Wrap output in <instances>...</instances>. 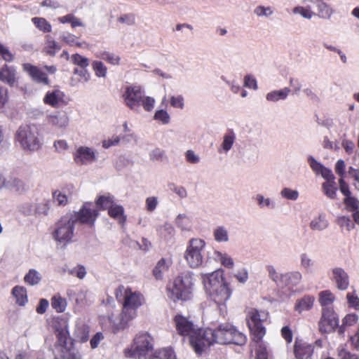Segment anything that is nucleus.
<instances>
[{
    "label": "nucleus",
    "instance_id": "f257e3e1",
    "mask_svg": "<svg viewBox=\"0 0 359 359\" xmlns=\"http://www.w3.org/2000/svg\"><path fill=\"white\" fill-rule=\"evenodd\" d=\"M203 337L202 353L214 344L243 346L247 341L246 336L228 322L220 323L215 327L205 328Z\"/></svg>",
    "mask_w": 359,
    "mask_h": 359
},
{
    "label": "nucleus",
    "instance_id": "f03ea898",
    "mask_svg": "<svg viewBox=\"0 0 359 359\" xmlns=\"http://www.w3.org/2000/svg\"><path fill=\"white\" fill-rule=\"evenodd\" d=\"M115 297L117 301L121 304V321L118 327L114 328L116 332L124 329L129 321L135 318L137 316V309L145 302L144 295L137 290H133L130 287L119 285L115 290Z\"/></svg>",
    "mask_w": 359,
    "mask_h": 359
},
{
    "label": "nucleus",
    "instance_id": "7ed1b4c3",
    "mask_svg": "<svg viewBox=\"0 0 359 359\" xmlns=\"http://www.w3.org/2000/svg\"><path fill=\"white\" fill-rule=\"evenodd\" d=\"M194 287L193 273L184 271L168 280L165 291L168 299L175 303L187 302L193 297Z\"/></svg>",
    "mask_w": 359,
    "mask_h": 359
},
{
    "label": "nucleus",
    "instance_id": "20e7f679",
    "mask_svg": "<svg viewBox=\"0 0 359 359\" xmlns=\"http://www.w3.org/2000/svg\"><path fill=\"white\" fill-rule=\"evenodd\" d=\"M177 332L182 337H189V343L196 354H202L204 329L199 328L189 318L177 314L173 318Z\"/></svg>",
    "mask_w": 359,
    "mask_h": 359
},
{
    "label": "nucleus",
    "instance_id": "39448f33",
    "mask_svg": "<svg viewBox=\"0 0 359 359\" xmlns=\"http://www.w3.org/2000/svg\"><path fill=\"white\" fill-rule=\"evenodd\" d=\"M16 140L25 150L36 151L41 147L38 129L35 126H20L16 133Z\"/></svg>",
    "mask_w": 359,
    "mask_h": 359
},
{
    "label": "nucleus",
    "instance_id": "423d86ee",
    "mask_svg": "<svg viewBox=\"0 0 359 359\" xmlns=\"http://www.w3.org/2000/svg\"><path fill=\"white\" fill-rule=\"evenodd\" d=\"M268 313L265 311H259L251 309L248 313V325L252 339L256 342L260 341L266 334L265 327L262 323L268 318Z\"/></svg>",
    "mask_w": 359,
    "mask_h": 359
},
{
    "label": "nucleus",
    "instance_id": "0eeeda50",
    "mask_svg": "<svg viewBox=\"0 0 359 359\" xmlns=\"http://www.w3.org/2000/svg\"><path fill=\"white\" fill-rule=\"evenodd\" d=\"M75 222L71 214H66L55 223L53 233L54 239L60 243H68L74 236Z\"/></svg>",
    "mask_w": 359,
    "mask_h": 359
},
{
    "label": "nucleus",
    "instance_id": "6e6552de",
    "mask_svg": "<svg viewBox=\"0 0 359 359\" xmlns=\"http://www.w3.org/2000/svg\"><path fill=\"white\" fill-rule=\"evenodd\" d=\"M91 202H85L79 211L70 213L75 224H86L90 227L95 225L99 212L98 210L92 208Z\"/></svg>",
    "mask_w": 359,
    "mask_h": 359
},
{
    "label": "nucleus",
    "instance_id": "1a4fd4ad",
    "mask_svg": "<svg viewBox=\"0 0 359 359\" xmlns=\"http://www.w3.org/2000/svg\"><path fill=\"white\" fill-rule=\"evenodd\" d=\"M205 246V242L200 238H193L190 241L185 252L184 257L191 268H196L203 263L201 251Z\"/></svg>",
    "mask_w": 359,
    "mask_h": 359
},
{
    "label": "nucleus",
    "instance_id": "9d476101",
    "mask_svg": "<svg viewBox=\"0 0 359 359\" xmlns=\"http://www.w3.org/2000/svg\"><path fill=\"white\" fill-rule=\"evenodd\" d=\"M52 327L56 337L55 347L57 350L70 345L71 340L74 341V339L70 337L69 325L67 320L59 318L56 320H54Z\"/></svg>",
    "mask_w": 359,
    "mask_h": 359
},
{
    "label": "nucleus",
    "instance_id": "9b49d317",
    "mask_svg": "<svg viewBox=\"0 0 359 359\" xmlns=\"http://www.w3.org/2000/svg\"><path fill=\"white\" fill-rule=\"evenodd\" d=\"M339 325V318L332 308L325 307L322 310V315L318 323L321 333H330Z\"/></svg>",
    "mask_w": 359,
    "mask_h": 359
},
{
    "label": "nucleus",
    "instance_id": "f8f14e48",
    "mask_svg": "<svg viewBox=\"0 0 359 359\" xmlns=\"http://www.w3.org/2000/svg\"><path fill=\"white\" fill-rule=\"evenodd\" d=\"M154 347V339L147 332L139 333L133 340V348L134 354L139 356H144Z\"/></svg>",
    "mask_w": 359,
    "mask_h": 359
},
{
    "label": "nucleus",
    "instance_id": "ddd939ff",
    "mask_svg": "<svg viewBox=\"0 0 359 359\" xmlns=\"http://www.w3.org/2000/svg\"><path fill=\"white\" fill-rule=\"evenodd\" d=\"M201 276L203 283L208 292L226 283L224 278L223 271L220 269L215 270L210 273H202Z\"/></svg>",
    "mask_w": 359,
    "mask_h": 359
},
{
    "label": "nucleus",
    "instance_id": "4468645a",
    "mask_svg": "<svg viewBox=\"0 0 359 359\" xmlns=\"http://www.w3.org/2000/svg\"><path fill=\"white\" fill-rule=\"evenodd\" d=\"M23 70L27 73L31 79L36 83L44 86H50V81L46 72L39 67L31 63H24L22 65Z\"/></svg>",
    "mask_w": 359,
    "mask_h": 359
},
{
    "label": "nucleus",
    "instance_id": "2eb2a0df",
    "mask_svg": "<svg viewBox=\"0 0 359 359\" xmlns=\"http://www.w3.org/2000/svg\"><path fill=\"white\" fill-rule=\"evenodd\" d=\"M126 104L130 109L140 106L142 98V92L140 86H128L123 95Z\"/></svg>",
    "mask_w": 359,
    "mask_h": 359
},
{
    "label": "nucleus",
    "instance_id": "dca6fc26",
    "mask_svg": "<svg viewBox=\"0 0 359 359\" xmlns=\"http://www.w3.org/2000/svg\"><path fill=\"white\" fill-rule=\"evenodd\" d=\"M314 351V346L301 339H296L293 352L296 359H309Z\"/></svg>",
    "mask_w": 359,
    "mask_h": 359
},
{
    "label": "nucleus",
    "instance_id": "f3484780",
    "mask_svg": "<svg viewBox=\"0 0 359 359\" xmlns=\"http://www.w3.org/2000/svg\"><path fill=\"white\" fill-rule=\"evenodd\" d=\"M95 159V152L88 147H79L74 154V160L78 165L90 163Z\"/></svg>",
    "mask_w": 359,
    "mask_h": 359
},
{
    "label": "nucleus",
    "instance_id": "a211bd4d",
    "mask_svg": "<svg viewBox=\"0 0 359 359\" xmlns=\"http://www.w3.org/2000/svg\"><path fill=\"white\" fill-rule=\"evenodd\" d=\"M210 298L217 305H223L230 298L231 295V290L229 288V284L226 283L220 287L214 289L208 292Z\"/></svg>",
    "mask_w": 359,
    "mask_h": 359
},
{
    "label": "nucleus",
    "instance_id": "6ab92c4d",
    "mask_svg": "<svg viewBox=\"0 0 359 359\" xmlns=\"http://www.w3.org/2000/svg\"><path fill=\"white\" fill-rule=\"evenodd\" d=\"M64 98L65 93L59 89H55L48 91L43 101L46 105H49L53 108H57L65 103Z\"/></svg>",
    "mask_w": 359,
    "mask_h": 359
},
{
    "label": "nucleus",
    "instance_id": "aec40b11",
    "mask_svg": "<svg viewBox=\"0 0 359 359\" xmlns=\"http://www.w3.org/2000/svg\"><path fill=\"white\" fill-rule=\"evenodd\" d=\"M172 264L171 258H161L159 259L152 270V275L156 280H162L164 274L169 271Z\"/></svg>",
    "mask_w": 359,
    "mask_h": 359
},
{
    "label": "nucleus",
    "instance_id": "412c9836",
    "mask_svg": "<svg viewBox=\"0 0 359 359\" xmlns=\"http://www.w3.org/2000/svg\"><path fill=\"white\" fill-rule=\"evenodd\" d=\"M0 81L13 86L17 81V72L14 67L4 64L0 68Z\"/></svg>",
    "mask_w": 359,
    "mask_h": 359
},
{
    "label": "nucleus",
    "instance_id": "4be33fe9",
    "mask_svg": "<svg viewBox=\"0 0 359 359\" xmlns=\"http://www.w3.org/2000/svg\"><path fill=\"white\" fill-rule=\"evenodd\" d=\"M333 279L337 287L340 290H345L349 285L348 276L341 268H334L332 270Z\"/></svg>",
    "mask_w": 359,
    "mask_h": 359
},
{
    "label": "nucleus",
    "instance_id": "5701e85b",
    "mask_svg": "<svg viewBox=\"0 0 359 359\" xmlns=\"http://www.w3.org/2000/svg\"><path fill=\"white\" fill-rule=\"evenodd\" d=\"M108 215L116 220L119 224L124 226L127 221V215L125 214L124 208L121 205L114 203L107 211Z\"/></svg>",
    "mask_w": 359,
    "mask_h": 359
},
{
    "label": "nucleus",
    "instance_id": "b1692460",
    "mask_svg": "<svg viewBox=\"0 0 359 359\" xmlns=\"http://www.w3.org/2000/svg\"><path fill=\"white\" fill-rule=\"evenodd\" d=\"M90 327L84 323H77L74 331V341L86 342L89 339Z\"/></svg>",
    "mask_w": 359,
    "mask_h": 359
},
{
    "label": "nucleus",
    "instance_id": "393cba45",
    "mask_svg": "<svg viewBox=\"0 0 359 359\" xmlns=\"http://www.w3.org/2000/svg\"><path fill=\"white\" fill-rule=\"evenodd\" d=\"M95 205L96 210H109V209L112 206L114 202V197L110 194L107 195H100L97 197L95 199Z\"/></svg>",
    "mask_w": 359,
    "mask_h": 359
},
{
    "label": "nucleus",
    "instance_id": "a878e982",
    "mask_svg": "<svg viewBox=\"0 0 359 359\" xmlns=\"http://www.w3.org/2000/svg\"><path fill=\"white\" fill-rule=\"evenodd\" d=\"M74 340H71L70 345L58 349L57 351L61 359H81V355L74 350Z\"/></svg>",
    "mask_w": 359,
    "mask_h": 359
},
{
    "label": "nucleus",
    "instance_id": "bb28decb",
    "mask_svg": "<svg viewBox=\"0 0 359 359\" xmlns=\"http://www.w3.org/2000/svg\"><path fill=\"white\" fill-rule=\"evenodd\" d=\"M314 297L310 295H305L302 298L297 300L294 306V310L301 313L304 311L310 310L314 302Z\"/></svg>",
    "mask_w": 359,
    "mask_h": 359
},
{
    "label": "nucleus",
    "instance_id": "cd10ccee",
    "mask_svg": "<svg viewBox=\"0 0 359 359\" xmlns=\"http://www.w3.org/2000/svg\"><path fill=\"white\" fill-rule=\"evenodd\" d=\"M61 49L60 45L49 35L46 36L43 53L49 56H55L56 53Z\"/></svg>",
    "mask_w": 359,
    "mask_h": 359
},
{
    "label": "nucleus",
    "instance_id": "c85d7f7f",
    "mask_svg": "<svg viewBox=\"0 0 359 359\" xmlns=\"http://www.w3.org/2000/svg\"><path fill=\"white\" fill-rule=\"evenodd\" d=\"M12 294L15 299L16 304L20 306H25L28 302L27 290L25 287L15 286L12 289Z\"/></svg>",
    "mask_w": 359,
    "mask_h": 359
},
{
    "label": "nucleus",
    "instance_id": "c756f323",
    "mask_svg": "<svg viewBox=\"0 0 359 359\" xmlns=\"http://www.w3.org/2000/svg\"><path fill=\"white\" fill-rule=\"evenodd\" d=\"M51 306L57 313H63L67 306V299L60 294H54L50 299Z\"/></svg>",
    "mask_w": 359,
    "mask_h": 359
},
{
    "label": "nucleus",
    "instance_id": "7c9ffc66",
    "mask_svg": "<svg viewBox=\"0 0 359 359\" xmlns=\"http://www.w3.org/2000/svg\"><path fill=\"white\" fill-rule=\"evenodd\" d=\"M280 279L288 287H292L297 285L301 279L302 275L299 272H290L280 276Z\"/></svg>",
    "mask_w": 359,
    "mask_h": 359
},
{
    "label": "nucleus",
    "instance_id": "2f4dec72",
    "mask_svg": "<svg viewBox=\"0 0 359 359\" xmlns=\"http://www.w3.org/2000/svg\"><path fill=\"white\" fill-rule=\"evenodd\" d=\"M149 359H176L174 351L170 348L156 351Z\"/></svg>",
    "mask_w": 359,
    "mask_h": 359
},
{
    "label": "nucleus",
    "instance_id": "473e14b6",
    "mask_svg": "<svg viewBox=\"0 0 359 359\" xmlns=\"http://www.w3.org/2000/svg\"><path fill=\"white\" fill-rule=\"evenodd\" d=\"M318 8V16L322 18L328 19L333 13L332 8L322 0H316Z\"/></svg>",
    "mask_w": 359,
    "mask_h": 359
},
{
    "label": "nucleus",
    "instance_id": "72a5a7b5",
    "mask_svg": "<svg viewBox=\"0 0 359 359\" xmlns=\"http://www.w3.org/2000/svg\"><path fill=\"white\" fill-rule=\"evenodd\" d=\"M290 92V90L288 88H285L280 90H274L266 95V99L267 100L272 102L284 100L287 97Z\"/></svg>",
    "mask_w": 359,
    "mask_h": 359
},
{
    "label": "nucleus",
    "instance_id": "f704fd0d",
    "mask_svg": "<svg viewBox=\"0 0 359 359\" xmlns=\"http://www.w3.org/2000/svg\"><path fill=\"white\" fill-rule=\"evenodd\" d=\"M41 280L40 273L35 269H29L24 277V281L29 285H35L39 283Z\"/></svg>",
    "mask_w": 359,
    "mask_h": 359
},
{
    "label": "nucleus",
    "instance_id": "c9c22d12",
    "mask_svg": "<svg viewBox=\"0 0 359 359\" xmlns=\"http://www.w3.org/2000/svg\"><path fill=\"white\" fill-rule=\"evenodd\" d=\"M32 21L36 27L44 33L50 32L52 30L51 25L43 18L35 17L32 19Z\"/></svg>",
    "mask_w": 359,
    "mask_h": 359
},
{
    "label": "nucleus",
    "instance_id": "e433bc0d",
    "mask_svg": "<svg viewBox=\"0 0 359 359\" xmlns=\"http://www.w3.org/2000/svg\"><path fill=\"white\" fill-rule=\"evenodd\" d=\"M71 62L77 66V68H87L90 65L88 58L79 54L75 53L70 57Z\"/></svg>",
    "mask_w": 359,
    "mask_h": 359
},
{
    "label": "nucleus",
    "instance_id": "4c0bfd02",
    "mask_svg": "<svg viewBox=\"0 0 359 359\" xmlns=\"http://www.w3.org/2000/svg\"><path fill=\"white\" fill-rule=\"evenodd\" d=\"M335 299L334 294L330 290H324L319 293V303L322 306L332 304Z\"/></svg>",
    "mask_w": 359,
    "mask_h": 359
},
{
    "label": "nucleus",
    "instance_id": "58836bf2",
    "mask_svg": "<svg viewBox=\"0 0 359 359\" xmlns=\"http://www.w3.org/2000/svg\"><path fill=\"white\" fill-rule=\"evenodd\" d=\"M215 259L219 260L224 266L228 269H232L233 267V260L227 254H224L220 252L216 251L215 252Z\"/></svg>",
    "mask_w": 359,
    "mask_h": 359
},
{
    "label": "nucleus",
    "instance_id": "ea45409f",
    "mask_svg": "<svg viewBox=\"0 0 359 359\" xmlns=\"http://www.w3.org/2000/svg\"><path fill=\"white\" fill-rule=\"evenodd\" d=\"M323 190L324 194L330 198L334 199L337 196V187L334 181L333 182H327L323 184Z\"/></svg>",
    "mask_w": 359,
    "mask_h": 359
},
{
    "label": "nucleus",
    "instance_id": "a19ab883",
    "mask_svg": "<svg viewBox=\"0 0 359 359\" xmlns=\"http://www.w3.org/2000/svg\"><path fill=\"white\" fill-rule=\"evenodd\" d=\"M92 67L97 77H105L107 72V68L101 61H93Z\"/></svg>",
    "mask_w": 359,
    "mask_h": 359
},
{
    "label": "nucleus",
    "instance_id": "79ce46f5",
    "mask_svg": "<svg viewBox=\"0 0 359 359\" xmlns=\"http://www.w3.org/2000/svg\"><path fill=\"white\" fill-rule=\"evenodd\" d=\"M344 203L346 209L350 212L359 210V201L351 195L344 198Z\"/></svg>",
    "mask_w": 359,
    "mask_h": 359
},
{
    "label": "nucleus",
    "instance_id": "37998d69",
    "mask_svg": "<svg viewBox=\"0 0 359 359\" xmlns=\"http://www.w3.org/2000/svg\"><path fill=\"white\" fill-rule=\"evenodd\" d=\"M310 226L313 230H322L326 228L327 222L324 216L320 215L318 218L311 221Z\"/></svg>",
    "mask_w": 359,
    "mask_h": 359
},
{
    "label": "nucleus",
    "instance_id": "c03bdc74",
    "mask_svg": "<svg viewBox=\"0 0 359 359\" xmlns=\"http://www.w3.org/2000/svg\"><path fill=\"white\" fill-rule=\"evenodd\" d=\"M235 140V135L232 130L225 134L222 142V148L224 151H228L232 147Z\"/></svg>",
    "mask_w": 359,
    "mask_h": 359
},
{
    "label": "nucleus",
    "instance_id": "a18cd8bd",
    "mask_svg": "<svg viewBox=\"0 0 359 359\" xmlns=\"http://www.w3.org/2000/svg\"><path fill=\"white\" fill-rule=\"evenodd\" d=\"M358 320V316L355 313L347 314L343 319L342 325L339 328V332H343V327L346 326H352L355 325Z\"/></svg>",
    "mask_w": 359,
    "mask_h": 359
},
{
    "label": "nucleus",
    "instance_id": "49530a36",
    "mask_svg": "<svg viewBox=\"0 0 359 359\" xmlns=\"http://www.w3.org/2000/svg\"><path fill=\"white\" fill-rule=\"evenodd\" d=\"M101 58L113 65H118L120 62V57L109 52H104L101 54Z\"/></svg>",
    "mask_w": 359,
    "mask_h": 359
},
{
    "label": "nucleus",
    "instance_id": "de8ad7c7",
    "mask_svg": "<svg viewBox=\"0 0 359 359\" xmlns=\"http://www.w3.org/2000/svg\"><path fill=\"white\" fill-rule=\"evenodd\" d=\"M214 237L217 242L227 241V231L223 226H219L214 231Z\"/></svg>",
    "mask_w": 359,
    "mask_h": 359
},
{
    "label": "nucleus",
    "instance_id": "09e8293b",
    "mask_svg": "<svg viewBox=\"0 0 359 359\" xmlns=\"http://www.w3.org/2000/svg\"><path fill=\"white\" fill-rule=\"evenodd\" d=\"M49 121L51 124L58 126L60 128L65 127L68 123L67 118L65 116H50L49 118Z\"/></svg>",
    "mask_w": 359,
    "mask_h": 359
},
{
    "label": "nucleus",
    "instance_id": "8fccbe9b",
    "mask_svg": "<svg viewBox=\"0 0 359 359\" xmlns=\"http://www.w3.org/2000/svg\"><path fill=\"white\" fill-rule=\"evenodd\" d=\"M53 198L57 202L60 206H65L68 203V198L65 194H62L61 191L56 190L53 191Z\"/></svg>",
    "mask_w": 359,
    "mask_h": 359
},
{
    "label": "nucleus",
    "instance_id": "3c124183",
    "mask_svg": "<svg viewBox=\"0 0 359 359\" xmlns=\"http://www.w3.org/2000/svg\"><path fill=\"white\" fill-rule=\"evenodd\" d=\"M0 55L4 60L7 62H11L14 60V55L0 42Z\"/></svg>",
    "mask_w": 359,
    "mask_h": 359
},
{
    "label": "nucleus",
    "instance_id": "603ef678",
    "mask_svg": "<svg viewBox=\"0 0 359 359\" xmlns=\"http://www.w3.org/2000/svg\"><path fill=\"white\" fill-rule=\"evenodd\" d=\"M337 355L340 359H359V356L343 347L337 348Z\"/></svg>",
    "mask_w": 359,
    "mask_h": 359
},
{
    "label": "nucleus",
    "instance_id": "864d4df0",
    "mask_svg": "<svg viewBox=\"0 0 359 359\" xmlns=\"http://www.w3.org/2000/svg\"><path fill=\"white\" fill-rule=\"evenodd\" d=\"M154 118L161 122L163 124H168L170 119L168 112L163 109L157 110L155 112Z\"/></svg>",
    "mask_w": 359,
    "mask_h": 359
},
{
    "label": "nucleus",
    "instance_id": "5fc2aeb1",
    "mask_svg": "<svg viewBox=\"0 0 359 359\" xmlns=\"http://www.w3.org/2000/svg\"><path fill=\"white\" fill-rule=\"evenodd\" d=\"M294 13H299L300 14L303 18L311 19L312 16L315 15L316 14L311 11L309 8H306L302 6H297L294 8L293 9Z\"/></svg>",
    "mask_w": 359,
    "mask_h": 359
},
{
    "label": "nucleus",
    "instance_id": "6e6d98bb",
    "mask_svg": "<svg viewBox=\"0 0 359 359\" xmlns=\"http://www.w3.org/2000/svg\"><path fill=\"white\" fill-rule=\"evenodd\" d=\"M9 100L8 90L6 88L0 86V109L4 108Z\"/></svg>",
    "mask_w": 359,
    "mask_h": 359
},
{
    "label": "nucleus",
    "instance_id": "4d7b16f0",
    "mask_svg": "<svg viewBox=\"0 0 359 359\" xmlns=\"http://www.w3.org/2000/svg\"><path fill=\"white\" fill-rule=\"evenodd\" d=\"M143 106L144 110L147 111H150L154 109L155 100L153 97H145L142 96L140 104Z\"/></svg>",
    "mask_w": 359,
    "mask_h": 359
},
{
    "label": "nucleus",
    "instance_id": "13d9d810",
    "mask_svg": "<svg viewBox=\"0 0 359 359\" xmlns=\"http://www.w3.org/2000/svg\"><path fill=\"white\" fill-rule=\"evenodd\" d=\"M69 273L72 276H76L79 279H83L86 274V268L83 266L79 265L76 267L71 269Z\"/></svg>",
    "mask_w": 359,
    "mask_h": 359
},
{
    "label": "nucleus",
    "instance_id": "bf43d9fd",
    "mask_svg": "<svg viewBox=\"0 0 359 359\" xmlns=\"http://www.w3.org/2000/svg\"><path fill=\"white\" fill-rule=\"evenodd\" d=\"M282 196L289 200H296L299 194L297 191L288 188H285L281 191Z\"/></svg>",
    "mask_w": 359,
    "mask_h": 359
},
{
    "label": "nucleus",
    "instance_id": "052dcab7",
    "mask_svg": "<svg viewBox=\"0 0 359 359\" xmlns=\"http://www.w3.org/2000/svg\"><path fill=\"white\" fill-rule=\"evenodd\" d=\"M309 165L311 169L316 173L319 174L323 168V165L318 162L313 156H309Z\"/></svg>",
    "mask_w": 359,
    "mask_h": 359
},
{
    "label": "nucleus",
    "instance_id": "680f3d73",
    "mask_svg": "<svg viewBox=\"0 0 359 359\" xmlns=\"http://www.w3.org/2000/svg\"><path fill=\"white\" fill-rule=\"evenodd\" d=\"M150 158L152 161H162L165 158V154L163 150L157 148L150 154Z\"/></svg>",
    "mask_w": 359,
    "mask_h": 359
},
{
    "label": "nucleus",
    "instance_id": "e2e57ef3",
    "mask_svg": "<svg viewBox=\"0 0 359 359\" xmlns=\"http://www.w3.org/2000/svg\"><path fill=\"white\" fill-rule=\"evenodd\" d=\"M347 300L350 307L354 308L356 310L359 309V298L358 296L348 293Z\"/></svg>",
    "mask_w": 359,
    "mask_h": 359
},
{
    "label": "nucleus",
    "instance_id": "0e129e2a",
    "mask_svg": "<svg viewBox=\"0 0 359 359\" xmlns=\"http://www.w3.org/2000/svg\"><path fill=\"white\" fill-rule=\"evenodd\" d=\"M281 335L287 343H291L293 334L291 329L288 326H285L281 329Z\"/></svg>",
    "mask_w": 359,
    "mask_h": 359
},
{
    "label": "nucleus",
    "instance_id": "69168bd1",
    "mask_svg": "<svg viewBox=\"0 0 359 359\" xmlns=\"http://www.w3.org/2000/svg\"><path fill=\"white\" fill-rule=\"evenodd\" d=\"M256 359H268V351L263 345H259L255 351Z\"/></svg>",
    "mask_w": 359,
    "mask_h": 359
},
{
    "label": "nucleus",
    "instance_id": "338daca9",
    "mask_svg": "<svg viewBox=\"0 0 359 359\" xmlns=\"http://www.w3.org/2000/svg\"><path fill=\"white\" fill-rule=\"evenodd\" d=\"M49 303L48 301L46 299H41L39 300V304L36 308V311L39 314H43L47 311Z\"/></svg>",
    "mask_w": 359,
    "mask_h": 359
},
{
    "label": "nucleus",
    "instance_id": "774afa93",
    "mask_svg": "<svg viewBox=\"0 0 359 359\" xmlns=\"http://www.w3.org/2000/svg\"><path fill=\"white\" fill-rule=\"evenodd\" d=\"M170 104L175 108L182 109L184 107V98L182 95L172 96L170 98Z\"/></svg>",
    "mask_w": 359,
    "mask_h": 359
}]
</instances>
